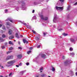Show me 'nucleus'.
I'll return each instance as SVG.
<instances>
[{
	"label": "nucleus",
	"instance_id": "60",
	"mask_svg": "<svg viewBox=\"0 0 77 77\" xmlns=\"http://www.w3.org/2000/svg\"><path fill=\"white\" fill-rule=\"evenodd\" d=\"M18 44H19V45H20V42H18Z\"/></svg>",
	"mask_w": 77,
	"mask_h": 77
},
{
	"label": "nucleus",
	"instance_id": "12",
	"mask_svg": "<svg viewBox=\"0 0 77 77\" xmlns=\"http://www.w3.org/2000/svg\"><path fill=\"white\" fill-rule=\"evenodd\" d=\"M8 33L10 35H12V30L11 29H9L8 31Z\"/></svg>",
	"mask_w": 77,
	"mask_h": 77
},
{
	"label": "nucleus",
	"instance_id": "4",
	"mask_svg": "<svg viewBox=\"0 0 77 77\" xmlns=\"http://www.w3.org/2000/svg\"><path fill=\"white\" fill-rule=\"evenodd\" d=\"M40 17L42 20L47 21L48 20V17H44V16L42 15L40 16Z\"/></svg>",
	"mask_w": 77,
	"mask_h": 77
},
{
	"label": "nucleus",
	"instance_id": "47",
	"mask_svg": "<svg viewBox=\"0 0 77 77\" xmlns=\"http://www.w3.org/2000/svg\"><path fill=\"white\" fill-rule=\"evenodd\" d=\"M65 56H62V59H65Z\"/></svg>",
	"mask_w": 77,
	"mask_h": 77
},
{
	"label": "nucleus",
	"instance_id": "18",
	"mask_svg": "<svg viewBox=\"0 0 77 77\" xmlns=\"http://www.w3.org/2000/svg\"><path fill=\"white\" fill-rule=\"evenodd\" d=\"M41 77H45L46 76V75L45 74H43L42 75H41Z\"/></svg>",
	"mask_w": 77,
	"mask_h": 77
},
{
	"label": "nucleus",
	"instance_id": "43",
	"mask_svg": "<svg viewBox=\"0 0 77 77\" xmlns=\"http://www.w3.org/2000/svg\"><path fill=\"white\" fill-rule=\"evenodd\" d=\"M26 65H27V66H28V65H29V63H26Z\"/></svg>",
	"mask_w": 77,
	"mask_h": 77
},
{
	"label": "nucleus",
	"instance_id": "49",
	"mask_svg": "<svg viewBox=\"0 0 77 77\" xmlns=\"http://www.w3.org/2000/svg\"><path fill=\"white\" fill-rule=\"evenodd\" d=\"M19 22H20V23H22V24H23V22H22V21H21L20 20H19Z\"/></svg>",
	"mask_w": 77,
	"mask_h": 77
},
{
	"label": "nucleus",
	"instance_id": "42",
	"mask_svg": "<svg viewBox=\"0 0 77 77\" xmlns=\"http://www.w3.org/2000/svg\"><path fill=\"white\" fill-rule=\"evenodd\" d=\"M18 48L19 49H20V50H22L23 48L22 47H18Z\"/></svg>",
	"mask_w": 77,
	"mask_h": 77
},
{
	"label": "nucleus",
	"instance_id": "30",
	"mask_svg": "<svg viewBox=\"0 0 77 77\" xmlns=\"http://www.w3.org/2000/svg\"><path fill=\"white\" fill-rule=\"evenodd\" d=\"M2 37L3 38H5L6 37V35L5 34H3L2 36Z\"/></svg>",
	"mask_w": 77,
	"mask_h": 77
},
{
	"label": "nucleus",
	"instance_id": "20",
	"mask_svg": "<svg viewBox=\"0 0 77 77\" xmlns=\"http://www.w3.org/2000/svg\"><path fill=\"white\" fill-rule=\"evenodd\" d=\"M71 6H70V5H68V7L67 8V11H69V9H70V8H71Z\"/></svg>",
	"mask_w": 77,
	"mask_h": 77
},
{
	"label": "nucleus",
	"instance_id": "51",
	"mask_svg": "<svg viewBox=\"0 0 77 77\" xmlns=\"http://www.w3.org/2000/svg\"><path fill=\"white\" fill-rule=\"evenodd\" d=\"M77 5V2H75L74 4V5Z\"/></svg>",
	"mask_w": 77,
	"mask_h": 77
},
{
	"label": "nucleus",
	"instance_id": "14",
	"mask_svg": "<svg viewBox=\"0 0 77 77\" xmlns=\"http://www.w3.org/2000/svg\"><path fill=\"white\" fill-rule=\"evenodd\" d=\"M18 59H21L22 57V55L21 54H20L17 56Z\"/></svg>",
	"mask_w": 77,
	"mask_h": 77
},
{
	"label": "nucleus",
	"instance_id": "62",
	"mask_svg": "<svg viewBox=\"0 0 77 77\" xmlns=\"http://www.w3.org/2000/svg\"><path fill=\"white\" fill-rule=\"evenodd\" d=\"M0 32H1V33H3V31L1 30Z\"/></svg>",
	"mask_w": 77,
	"mask_h": 77
},
{
	"label": "nucleus",
	"instance_id": "26",
	"mask_svg": "<svg viewBox=\"0 0 77 77\" xmlns=\"http://www.w3.org/2000/svg\"><path fill=\"white\" fill-rule=\"evenodd\" d=\"M42 70H43V67H42L40 69L39 71H40V72H42Z\"/></svg>",
	"mask_w": 77,
	"mask_h": 77
},
{
	"label": "nucleus",
	"instance_id": "59",
	"mask_svg": "<svg viewBox=\"0 0 77 77\" xmlns=\"http://www.w3.org/2000/svg\"><path fill=\"white\" fill-rule=\"evenodd\" d=\"M33 49V48L32 47H31L30 48V50H32V49Z\"/></svg>",
	"mask_w": 77,
	"mask_h": 77
},
{
	"label": "nucleus",
	"instance_id": "5",
	"mask_svg": "<svg viewBox=\"0 0 77 77\" xmlns=\"http://www.w3.org/2000/svg\"><path fill=\"white\" fill-rule=\"evenodd\" d=\"M71 62H70V61L68 60H67L64 62V65L65 66H67V65H69V64Z\"/></svg>",
	"mask_w": 77,
	"mask_h": 77
},
{
	"label": "nucleus",
	"instance_id": "44",
	"mask_svg": "<svg viewBox=\"0 0 77 77\" xmlns=\"http://www.w3.org/2000/svg\"><path fill=\"white\" fill-rule=\"evenodd\" d=\"M12 72L10 73L9 74V77H10V76H11V75H12Z\"/></svg>",
	"mask_w": 77,
	"mask_h": 77
},
{
	"label": "nucleus",
	"instance_id": "13",
	"mask_svg": "<svg viewBox=\"0 0 77 77\" xmlns=\"http://www.w3.org/2000/svg\"><path fill=\"white\" fill-rule=\"evenodd\" d=\"M15 36H16V37L17 38V39L20 38V37H19V36H18V33H16Z\"/></svg>",
	"mask_w": 77,
	"mask_h": 77
},
{
	"label": "nucleus",
	"instance_id": "38",
	"mask_svg": "<svg viewBox=\"0 0 77 77\" xmlns=\"http://www.w3.org/2000/svg\"><path fill=\"white\" fill-rule=\"evenodd\" d=\"M9 50H13V48L12 47H11L10 48H9Z\"/></svg>",
	"mask_w": 77,
	"mask_h": 77
},
{
	"label": "nucleus",
	"instance_id": "3",
	"mask_svg": "<svg viewBox=\"0 0 77 77\" xmlns=\"http://www.w3.org/2000/svg\"><path fill=\"white\" fill-rule=\"evenodd\" d=\"M57 15H56V14H54L53 21L54 23H57Z\"/></svg>",
	"mask_w": 77,
	"mask_h": 77
},
{
	"label": "nucleus",
	"instance_id": "63",
	"mask_svg": "<svg viewBox=\"0 0 77 77\" xmlns=\"http://www.w3.org/2000/svg\"><path fill=\"white\" fill-rule=\"evenodd\" d=\"M76 75L77 76V72H76L75 73Z\"/></svg>",
	"mask_w": 77,
	"mask_h": 77
},
{
	"label": "nucleus",
	"instance_id": "46",
	"mask_svg": "<svg viewBox=\"0 0 77 77\" xmlns=\"http://www.w3.org/2000/svg\"><path fill=\"white\" fill-rule=\"evenodd\" d=\"M40 47H41V46L40 45H38L37 46V48H40Z\"/></svg>",
	"mask_w": 77,
	"mask_h": 77
},
{
	"label": "nucleus",
	"instance_id": "25",
	"mask_svg": "<svg viewBox=\"0 0 77 77\" xmlns=\"http://www.w3.org/2000/svg\"><path fill=\"white\" fill-rule=\"evenodd\" d=\"M35 39L37 41H39V38L38 37H35Z\"/></svg>",
	"mask_w": 77,
	"mask_h": 77
},
{
	"label": "nucleus",
	"instance_id": "56",
	"mask_svg": "<svg viewBox=\"0 0 77 77\" xmlns=\"http://www.w3.org/2000/svg\"><path fill=\"white\" fill-rule=\"evenodd\" d=\"M16 67H19V65H16Z\"/></svg>",
	"mask_w": 77,
	"mask_h": 77
},
{
	"label": "nucleus",
	"instance_id": "57",
	"mask_svg": "<svg viewBox=\"0 0 77 77\" xmlns=\"http://www.w3.org/2000/svg\"><path fill=\"white\" fill-rule=\"evenodd\" d=\"M34 12H35V10H33L32 11V13H34Z\"/></svg>",
	"mask_w": 77,
	"mask_h": 77
},
{
	"label": "nucleus",
	"instance_id": "37",
	"mask_svg": "<svg viewBox=\"0 0 77 77\" xmlns=\"http://www.w3.org/2000/svg\"><path fill=\"white\" fill-rule=\"evenodd\" d=\"M52 70L53 71H55V68H54V67H52Z\"/></svg>",
	"mask_w": 77,
	"mask_h": 77
},
{
	"label": "nucleus",
	"instance_id": "23",
	"mask_svg": "<svg viewBox=\"0 0 77 77\" xmlns=\"http://www.w3.org/2000/svg\"><path fill=\"white\" fill-rule=\"evenodd\" d=\"M12 52V51H8V52H7V54H9V53H11Z\"/></svg>",
	"mask_w": 77,
	"mask_h": 77
},
{
	"label": "nucleus",
	"instance_id": "11",
	"mask_svg": "<svg viewBox=\"0 0 77 77\" xmlns=\"http://www.w3.org/2000/svg\"><path fill=\"white\" fill-rule=\"evenodd\" d=\"M23 42L24 44L26 43V44H28L29 43L28 41H26V40L25 39H23Z\"/></svg>",
	"mask_w": 77,
	"mask_h": 77
},
{
	"label": "nucleus",
	"instance_id": "21",
	"mask_svg": "<svg viewBox=\"0 0 77 77\" xmlns=\"http://www.w3.org/2000/svg\"><path fill=\"white\" fill-rule=\"evenodd\" d=\"M68 34H66L65 33H63V36H67V35H68Z\"/></svg>",
	"mask_w": 77,
	"mask_h": 77
},
{
	"label": "nucleus",
	"instance_id": "39",
	"mask_svg": "<svg viewBox=\"0 0 77 77\" xmlns=\"http://www.w3.org/2000/svg\"><path fill=\"white\" fill-rule=\"evenodd\" d=\"M8 9H5V13H7V12H8Z\"/></svg>",
	"mask_w": 77,
	"mask_h": 77
},
{
	"label": "nucleus",
	"instance_id": "32",
	"mask_svg": "<svg viewBox=\"0 0 77 77\" xmlns=\"http://www.w3.org/2000/svg\"><path fill=\"white\" fill-rule=\"evenodd\" d=\"M34 4L35 5H38V4H39V3L35 2H34Z\"/></svg>",
	"mask_w": 77,
	"mask_h": 77
},
{
	"label": "nucleus",
	"instance_id": "41",
	"mask_svg": "<svg viewBox=\"0 0 77 77\" xmlns=\"http://www.w3.org/2000/svg\"><path fill=\"white\" fill-rule=\"evenodd\" d=\"M18 9H19V8H18V7H16V10H17V11H18Z\"/></svg>",
	"mask_w": 77,
	"mask_h": 77
},
{
	"label": "nucleus",
	"instance_id": "52",
	"mask_svg": "<svg viewBox=\"0 0 77 77\" xmlns=\"http://www.w3.org/2000/svg\"><path fill=\"white\" fill-rule=\"evenodd\" d=\"M67 19H68L69 18V16L68 15L67 16Z\"/></svg>",
	"mask_w": 77,
	"mask_h": 77
},
{
	"label": "nucleus",
	"instance_id": "53",
	"mask_svg": "<svg viewBox=\"0 0 77 77\" xmlns=\"http://www.w3.org/2000/svg\"><path fill=\"white\" fill-rule=\"evenodd\" d=\"M7 44H8V43H7V42L5 43V45H7Z\"/></svg>",
	"mask_w": 77,
	"mask_h": 77
},
{
	"label": "nucleus",
	"instance_id": "40",
	"mask_svg": "<svg viewBox=\"0 0 77 77\" xmlns=\"http://www.w3.org/2000/svg\"><path fill=\"white\" fill-rule=\"evenodd\" d=\"M22 24H23L24 25V26H26V25H27V24H26V23H23V22Z\"/></svg>",
	"mask_w": 77,
	"mask_h": 77
},
{
	"label": "nucleus",
	"instance_id": "35",
	"mask_svg": "<svg viewBox=\"0 0 77 77\" xmlns=\"http://www.w3.org/2000/svg\"><path fill=\"white\" fill-rule=\"evenodd\" d=\"M32 32H33V33H34L35 34H36V31H35L34 30H32Z\"/></svg>",
	"mask_w": 77,
	"mask_h": 77
},
{
	"label": "nucleus",
	"instance_id": "1",
	"mask_svg": "<svg viewBox=\"0 0 77 77\" xmlns=\"http://www.w3.org/2000/svg\"><path fill=\"white\" fill-rule=\"evenodd\" d=\"M15 62V60H12L9 61L7 62L8 64L6 65V66L7 67H10L14 65V63Z\"/></svg>",
	"mask_w": 77,
	"mask_h": 77
},
{
	"label": "nucleus",
	"instance_id": "55",
	"mask_svg": "<svg viewBox=\"0 0 77 77\" xmlns=\"http://www.w3.org/2000/svg\"><path fill=\"white\" fill-rule=\"evenodd\" d=\"M23 35H20V38H23Z\"/></svg>",
	"mask_w": 77,
	"mask_h": 77
},
{
	"label": "nucleus",
	"instance_id": "31",
	"mask_svg": "<svg viewBox=\"0 0 77 77\" xmlns=\"http://www.w3.org/2000/svg\"><path fill=\"white\" fill-rule=\"evenodd\" d=\"M0 41H1V42H3L4 40H3V38H0Z\"/></svg>",
	"mask_w": 77,
	"mask_h": 77
},
{
	"label": "nucleus",
	"instance_id": "61",
	"mask_svg": "<svg viewBox=\"0 0 77 77\" xmlns=\"http://www.w3.org/2000/svg\"><path fill=\"white\" fill-rule=\"evenodd\" d=\"M53 27H54V28L56 27V26H55V25H54L53 26Z\"/></svg>",
	"mask_w": 77,
	"mask_h": 77
},
{
	"label": "nucleus",
	"instance_id": "58",
	"mask_svg": "<svg viewBox=\"0 0 77 77\" xmlns=\"http://www.w3.org/2000/svg\"><path fill=\"white\" fill-rule=\"evenodd\" d=\"M2 24H0V28L1 27H2Z\"/></svg>",
	"mask_w": 77,
	"mask_h": 77
},
{
	"label": "nucleus",
	"instance_id": "54",
	"mask_svg": "<svg viewBox=\"0 0 77 77\" xmlns=\"http://www.w3.org/2000/svg\"><path fill=\"white\" fill-rule=\"evenodd\" d=\"M70 72H71V74H73V72H72V71H70Z\"/></svg>",
	"mask_w": 77,
	"mask_h": 77
},
{
	"label": "nucleus",
	"instance_id": "33",
	"mask_svg": "<svg viewBox=\"0 0 77 77\" xmlns=\"http://www.w3.org/2000/svg\"><path fill=\"white\" fill-rule=\"evenodd\" d=\"M31 52V51L29 50V51H28L27 52V54H29V53H30Z\"/></svg>",
	"mask_w": 77,
	"mask_h": 77
},
{
	"label": "nucleus",
	"instance_id": "50",
	"mask_svg": "<svg viewBox=\"0 0 77 77\" xmlns=\"http://www.w3.org/2000/svg\"><path fill=\"white\" fill-rule=\"evenodd\" d=\"M62 29H58V30H59V31H60L61 30H62Z\"/></svg>",
	"mask_w": 77,
	"mask_h": 77
},
{
	"label": "nucleus",
	"instance_id": "24",
	"mask_svg": "<svg viewBox=\"0 0 77 77\" xmlns=\"http://www.w3.org/2000/svg\"><path fill=\"white\" fill-rule=\"evenodd\" d=\"M43 33L44 35V36H45V35L47 34V32H43Z\"/></svg>",
	"mask_w": 77,
	"mask_h": 77
},
{
	"label": "nucleus",
	"instance_id": "6",
	"mask_svg": "<svg viewBox=\"0 0 77 77\" xmlns=\"http://www.w3.org/2000/svg\"><path fill=\"white\" fill-rule=\"evenodd\" d=\"M56 8L57 10H60V11H63V7L56 6Z\"/></svg>",
	"mask_w": 77,
	"mask_h": 77
},
{
	"label": "nucleus",
	"instance_id": "8",
	"mask_svg": "<svg viewBox=\"0 0 77 77\" xmlns=\"http://www.w3.org/2000/svg\"><path fill=\"white\" fill-rule=\"evenodd\" d=\"M5 21H9L11 23H14V21H13V19L11 18H8Z\"/></svg>",
	"mask_w": 77,
	"mask_h": 77
},
{
	"label": "nucleus",
	"instance_id": "34",
	"mask_svg": "<svg viewBox=\"0 0 77 77\" xmlns=\"http://www.w3.org/2000/svg\"><path fill=\"white\" fill-rule=\"evenodd\" d=\"M6 24L7 25H8L9 26H10V25H11V24H10L9 22H7Z\"/></svg>",
	"mask_w": 77,
	"mask_h": 77
},
{
	"label": "nucleus",
	"instance_id": "48",
	"mask_svg": "<svg viewBox=\"0 0 77 77\" xmlns=\"http://www.w3.org/2000/svg\"><path fill=\"white\" fill-rule=\"evenodd\" d=\"M21 65H22V63L21 62L20 63V64H19V66H21Z\"/></svg>",
	"mask_w": 77,
	"mask_h": 77
},
{
	"label": "nucleus",
	"instance_id": "19",
	"mask_svg": "<svg viewBox=\"0 0 77 77\" xmlns=\"http://www.w3.org/2000/svg\"><path fill=\"white\" fill-rule=\"evenodd\" d=\"M32 20H36V17L35 16H34L32 18Z\"/></svg>",
	"mask_w": 77,
	"mask_h": 77
},
{
	"label": "nucleus",
	"instance_id": "9",
	"mask_svg": "<svg viewBox=\"0 0 77 77\" xmlns=\"http://www.w3.org/2000/svg\"><path fill=\"white\" fill-rule=\"evenodd\" d=\"M13 59V56L12 55L8 56L6 59V60H9V59Z\"/></svg>",
	"mask_w": 77,
	"mask_h": 77
},
{
	"label": "nucleus",
	"instance_id": "28",
	"mask_svg": "<svg viewBox=\"0 0 77 77\" xmlns=\"http://www.w3.org/2000/svg\"><path fill=\"white\" fill-rule=\"evenodd\" d=\"M27 28H28V29H31V26L29 25H28L27 26Z\"/></svg>",
	"mask_w": 77,
	"mask_h": 77
},
{
	"label": "nucleus",
	"instance_id": "7",
	"mask_svg": "<svg viewBox=\"0 0 77 77\" xmlns=\"http://www.w3.org/2000/svg\"><path fill=\"white\" fill-rule=\"evenodd\" d=\"M60 2H58L57 5L59 6H62V2H63L64 0H60Z\"/></svg>",
	"mask_w": 77,
	"mask_h": 77
},
{
	"label": "nucleus",
	"instance_id": "17",
	"mask_svg": "<svg viewBox=\"0 0 77 77\" xmlns=\"http://www.w3.org/2000/svg\"><path fill=\"white\" fill-rule=\"evenodd\" d=\"M14 38V36H10L9 37V38L10 39H11Z\"/></svg>",
	"mask_w": 77,
	"mask_h": 77
},
{
	"label": "nucleus",
	"instance_id": "36",
	"mask_svg": "<svg viewBox=\"0 0 77 77\" xmlns=\"http://www.w3.org/2000/svg\"><path fill=\"white\" fill-rule=\"evenodd\" d=\"M69 50L70 51H72V50H73V48H69Z\"/></svg>",
	"mask_w": 77,
	"mask_h": 77
},
{
	"label": "nucleus",
	"instance_id": "29",
	"mask_svg": "<svg viewBox=\"0 0 77 77\" xmlns=\"http://www.w3.org/2000/svg\"><path fill=\"white\" fill-rule=\"evenodd\" d=\"M2 29L4 30H6V28H5V26H4L2 27Z\"/></svg>",
	"mask_w": 77,
	"mask_h": 77
},
{
	"label": "nucleus",
	"instance_id": "10",
	"mask_svg": "<svg viewBox=\"0 0 77 77\" xmlns=\"http://www.w3.org/2000/svg\"><path fill=\"white\" fill-rule=\"evenodd\" d=\"M41 56L42 58L43 59H45L46 58V55L44 54H41Z\"/></svg>",
	"mask_w": 77,
	"mask_h": 77
},
{
	"label": "nucleus",
	"instance_id": "16",
	"mask_svg": "<svg viewBox=\"0 0 77 77\" xmlns=\"http://www.w3.org/2000/svg\"><path fill=\"white\" fill-rule=\"evenodd\" d=\"M9 44H10V45H14V43L12 42L11 41H10L9 42Z\"/></svg>",
	"mask_w": 77,
	"mask_h": 77
},
{
	"label": "nucleus",
	"instance_id": "15",
	"mask_svg": "<svg viewBox=\"0 0 77 77\" xmlns=\"http://www.w3.org/2000/svg\"><path fill=\"white\" fill-rule=\"evenodd\" d=\"M70 41H71V42H74V39L72 38H71L70 39Z\"/></svg>",
	"mask_w": 77,
	"mask_h": 77
},
{
	"label": "nucleus",
	"instance_id": "45",
	"mask_svg": "<svg viewBox=\"0 0 77 77\" xmlns=\"http://www.w3.org/2000/svg\"><path fill=\"white\" fill-rule=\"evenodd\" d=\"M5 48V46H3L2 47V49H4Z\"/></svg>",
	"mask_w": 77,
	"mask_h": 77
},
{
	"label": "nucleus",
	"instance_id": "27",
	"mask_svg": "<svg viewBox=\"0 0 77 77\" xmlns=\"http://www.w3.org/2000/svg\"><path fill=\"white\" fill-rule=\"evenodd\" d=\"M26 70H24V71H23L22 72H20V73H21L22 74H23V73H24V72H26Z\"/></svg>",
	"mask_w": 77,
	"mask_h": 77
},
{
	"label": "nucleus",
	"instance_id": "64",
	"mask_svg": "<svg viewBox=\"0 0 77 77\" xmlns=\"http://www.w3.org/2000/svg\"><path fill=\"white\" fill-rule=\"evenodd\" d=\"M0 77H3L2 75H0Z\"/></svg>",
	"mask_w": 77,
	"mask_h": 77
},
{
	"label": "nucleus",
	"instance_id": "22",
	"mask_svg": "<svg viewBox=\"0 0 77 77\" xmlns=\"http://www.w3.org/2000/svg\"><path fill=\"white\" fill-rule=\"evenodd\" d=\"M70 55H72V56H74V55H75V54H74V52H72V53H70Z\"/></svg>",
	"mask_w": 77,
	"mask_h": 77
},
{
	"label": "nucleus",
	"instance_id": "2",
	"mask_svg": "<svg viewBox=\"0 0 77 77\" xmlns=\"http://www.w3.org/2000/svg\"><path fill=\"white\" fill-rule=\"evenodd\" d=\"M20 3H22V9L24 11V10H26L27 8L26 7L25 3L23 1L20 2Z\"/></svg>",
	"mask_w": 77,
	"mask_h": 77
}]
</instances>
